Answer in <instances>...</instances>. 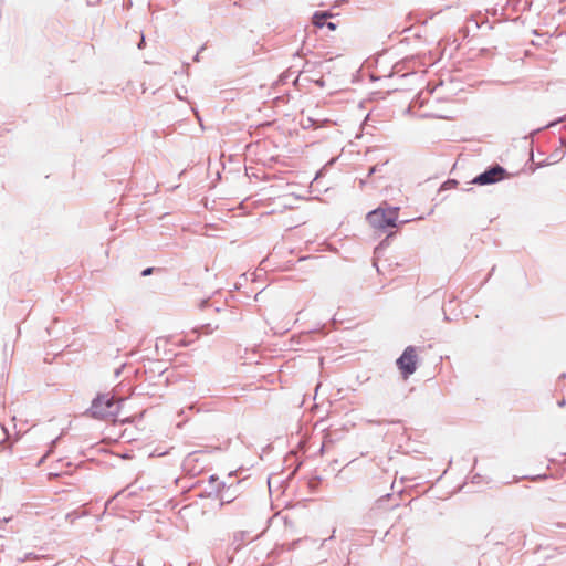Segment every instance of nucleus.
Returning <instances> with one entry per match:
<instances>
[{
  "mask_svg": "<svg viewBox=\"0 0 566 566\" xmlns=\"http://www.w3.org/2000/svg\"><path fill=\"white\" fill-rule=\"evenodd\" d=\"M120 402L122 400L114 399L109 394L101 395L93 401L91 411L97 418L115 420Z\"/></svg>",
  "mask_w": 566,
  "mask_h": 566,
  "instance_id": "nucleus-1",
  "label": "nucleus"
},
{
  "mask_svg": "<svg viewBox=\"0 0 566 566\" xmlns=\"http://www.w3.org/2000/svg\"><path fill=\"white\" fill-rule=\"evenodd\" d=\"M398 208H377L367 214V221L376 230L396 227Z\"/></svg>",
  "mask_w": 566,
  "mask_h": 566,
  "instance_id": "nucleus-2",
  "label": "nucleus"
},
{
  "mask_svg": "<svg viewBox=\"0 0 566 566\" xmlns=\"http://www.w3.org/2000/svg\"><path fill=\"white\" fill-rule=\"evenodd\" d=\"M418 354L413 346H408L397 359V366L403 379H408L417 370Z\"/></svg>",
  "mask_w": 566,
  "mask_h": 566,
  "instance_id": "nucleus-3",
  "label": "nucleus"
},
{
  "mask_svg": "<svg viewBox=\"0 0 566 566\" xmlns=\"http://www.w3.org/2000/svg\"><path fill=\"white\" fill-rule=\"evenodd\" d=\"M506 172L501 166L492 167L474 178L473 182L478 185H489L502 180Z\"/></svg>",
  "mask_w": 566,
  "mask_h": 566,
  "instance_id": "nucleus-4",
  "label": "nucleus"
},
{
  "mask_svg": "<svg viewBox=\"0 0 566 566\" xmlns=\"http://www.w3.org/2000/svg\"><path fill=\"white\" fill-rule=\"evenodd\" d=\"M331 17L332 14L327 12H316L313 15V24L317 28L327 27L329 30L335 31L337 29V24L333 22H326V19Z\"/></svg>",
  "mask_w": 566,
  "mask_h": 566,
  "instance_id": "nucleus-5",
  "label": "nucleus"
},
{
  "mask_svg": "<svg viewBox=\"0 0 566 566\" xmlns=\"http://www.w3.org/2000/svg\"><path fill=\"white\" fill-rule=\"evenodd\" d=\"M151 272H153V269H151V268H148V269H146V270H144V271H143L142 275L146 276V275L151 274Z\"/></svg>",
  "mask_w": 566,
  "mask_h": 566,
  "instance_id": "nucleus-6",
  "label": "nucleus"
}]
</instances>
